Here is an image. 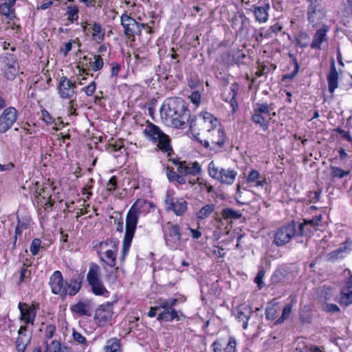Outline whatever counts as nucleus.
I'll return each instance as SVG.
<instances>
[{
    "label": "nucleus",
    "mask_w": 352,
    "mask_h": 352,
    "mask_svg": "<svg viewBox=\"0 0 352 352\" xmlns=\"http://www.w3.org/2000/svg\"><path fill=\"white\" fill-rule=\"evenodd\" d=\"M160 113L162 118L177 129H184L189 125L192 129L196 119L190 118V111L181 98H169L163 103Z\"/></svg>",
    "instance_id": "nucleus-1"
},
{
    "label": "nucleus",
    "mask_w": 352,
    "mask_h": 352,
    "mask_svg": "<svg viewBox=\"0 0 352 352\" xmlns=\"http://www.w3.org/2000/svg\"><path fill=\"white\" fill-rule=\"evenodd\" d=\"M149 202L145 199H138L131 207L126 217L124 237L133 239L136 230L138 219L141 213L145 212L144 207Z\"/></svg>",
    "instance_id": "nucleus-2"
},
{
    "label": "nucleus",
    "mask_w": 352,
    "mask_h": 352,
    "mask_svg": "<svg viewBox=\"0 0 352 352\" xmlns=\"http://www.w3.org/2000/svg\"><path fill=\"white\" fill-rule=\"evenodd\" d=\"M143 134L150 141L157 143L161 151L164 152L172 151L169 137L153 123L147 121V125L143 131Z\"/></svg>",
    "instance_id": "nucleus-3"
},
{
    "label": "nucleus",
    "mask_w": 352,
    "mask_h": 352,
    "mask_svg": "<svg viewBox=\"0 0 352 352\" xmlns=\"http://www.w3.org/2000/svg\"><path fill=\"white\" fill-rule=\"evenodd\" d=\"M87 281L91 286V292L96 296L109 297L110 292L104 287L100 278V268L95 263H91L87 274Z\"/></svg>",
    "instance_id": "nucleus-4"
},
{
    "label": "nucleus",
    "mask_w": 352,
    "mask_h": 352,
    "mask_svg": "<svg viewBox=\"0 0 352 352\" xmlns=\"http://www.w3.org/2000/svg\"><path fill=\"white\" fill-rule=\"evenodd\" d=\"M271 110H272L271 104L266 102L256 103L254 107L251 120L254 123L259 124L263 131H267L269 127V122L267 120L266 117L268 116L270 120L272 119Z\"/></svg>",
    "instance_id": "nucleus-5"
},
{
    "label": "nucleus",
    "mask_w": 352,
    "mask_h": 352,
    "mask_svg": "<svg viewBox=\"0 0 352 352\" xmlns=\"http://www.w3.org/2000/svg\"><path fill=\"white\" fill-rule=\"evenodd\" d=\"M175 192L173 189L166 191L164 199L166 209L167 211H173L177 216H182L188 209V203L183 198L175 200Z\"/></svg>",
    "instance_id": "nucleus-6"
},
{
    "label": "nucleus",
    "mask_w": 352,
    "mask_h": 352,
    "mask_svg": "<svg viewBox=\"0 0 352 352\" xmlns=\"http://www.w3.org/2000/svg\"><path fill=\"white\" fill-rule=\"evenodd\" d=\"M296 224L292 220L289 223L281 226L274 234V243L276 246H283L288 243L293 237L296 239Z\"/></svg>",
    "instance_id": "nucleus-7"
},
{
    "label": "nucleus",
    "mask_w": 352,
    "mask_h": 352,
    "mask_svg": "<svg viewBox=\"0 0 352 352\" xmlns=\"http://www.w3.org/2000/svg\"><path fill=\"white\" fill-rule=\"evenodd\" d=\"M177 302L176 298L160 299V307L162 309L157 316L158 321L172 322L173 320H179L177 311L174 307Z\"/></svg>",
    "instance_id": "nucleus-8"
},
{
    "label": "nucleus",
    "mask_w": 352,
    "mask_h": 352,
    "mask_svg": "<svg viewBox=\"0 0 352 352\" xmlns=\"http://www.w3.org/2000/svg\"><path fill=\"white\" fill-rule=\"evenodd\" d=\"M208 173L210 177L217 179L221 184L228 185L233 184L237 175V172L233 169L221 168L219 170L212 161L208 165Z\"/></svg>",
    "instance_id": "nucleus-9"
},
{
    "label": "nucleus",
    "mask_w": 352,
    "mask_h": 352,
    "mask_svg": "<svg viewBox=\"0 0 352 352\" xmlns=\"http://www.w3.org/2000/svg\"><path fill=\"white\" fill-rule=\"evenodd\" d=\"M113 302H106L100 305L95 311L94 320L99 327H104L107 324H111L113 314Z\"/></svg>",
    "instance_id": "nucleus-10"
},
{
    "label": "nucleus",
    "mask_w": 352,
    "mask_h": 352,
    "mask_svg": "<svg viewBox=\"0 0 352 352\" xmlns=\"http://www.w3.org/2000/svg\"><path fill=\"white\" fill-rule=\"evenodd\" d=\"M121 25L124 29V34L129 38L134 37L135 35H140V22L128 15L126 12L121 16Z\"/></svg>",
    "instance_id": "nucleus-11"
},
{
    "label": "nucleus",
    "mask_w": 352,
    "mask_h": 352,
    "mask_svg": "<svg viewBox=\"0 0 352 352\" xmlns=\"http://www.w3.org/2000/svg\"><path fill=\"white\" fill-rule=\"evenodd\" d=\"M164 237L167 246L173 250L178 249L181 241L180 227L168 223Z\"/></svg>",
    "instance_id": "nucleus-12"
},
{
    "label": "nucleus",
    "mask_w": 352,
    "mask_h": 352,
    "mask_svg": "<svg viewBox=\"0 0 352 352\" xmlns=\"http://www.w3.org/2000/svg\"><path fill=\"white\" fill-rule=\"evenodd\" d=\"M17 120V110L13 107L5 109L0 116V133L8 131Z\"/></svg>",
    "instance_id": "nucleus-13"
},
{
    "label": "nucleus",
    "mask_w": 352,
    "mask_h": 352,
    "mask_svg": "<svg viewBox=\"0 0 352 352\" xmlns=\"http://www.w3.org/2000/svg\"><path fill=\"white\" fill-rule=\"evenodd\" d=\"M3 62L5 65L4 76L9 80H14L19 69L16 56L12 54L7 53L3 57Z\"/></svg>",
    "instance_id": "nucleus-14"
},
{
    "label": "nucleus",
    "mask_w": 352,
    "mask_h": 352,
    "mask_svg": "<svg viewBox=\"0 0 352 352\" xmlns=\"http://www.w3.org/2000/svg\"><path fill=\"white\" fill-rule=\"evenodd\" d=\"M65 283L63 274L58 270L55 271L50 278L49 285L52 292L63 300L65 299Z\"/></svg>",
    "instance_id": "nucleus-15"
},
{
    "label": "nucleus",
    "mask_w": 352,
    "mask_h": 352,
    "mask_svg": "<svg viewBox=\"0 0 352 352\" xmlns=\"http://www.w3.org/2000/svg\"><path fill=\"white\" fill-rule=\"evenodd\" d=\"M18 308L20 311V319L25 324H33L36 316V306L34 304L29 305L26 302H19Z\"/></svg>",
    "instance_id": "nucleus-16"
},
{
    "label": "nucleus",
    "mask_w": 352,
    "mask_h": 352,
    "mask_svg": "<svg viewBox=\"0 0 352 352\" xmlns=\"http://www.w3.org/2000/svg\"><path fill=\"white\" fill-rule=\"evenodd\" d=\"M84 276L81 273H75L72 275L69 282L65 283V297L75 296L80 290Z\"/></svg>",
    "instance_id": "nucleus-17"
},
{
    "label": "nucleus",
    "mask_w": 352,
    "mask_h": 352,
    "mask_svg": "<svg viewBox=\"0 0 352 352\" xmlns=\"http://www.w3.org/2000/svg\"><path fill=\"white\" fill-rule=\"evenodd\" d=\"M270 5L266 2H258L252 5L250 10L253 12L255 20L260 23H265L268 20Z\"/></svg>",
    "instance_id": "nucleus-18"
},
{
    "label": "nucleus",
    "mask_w": 352,
    "mask_h": 352,
    "mask_svg": "<svg viewBox=\"0 0 352 352\" xmlns=\"http://www.w3.org/2000/svg\"><path fill=\"white\" fill-rule=\"evenodd\" d=\"M72 81L66 76L60 78L57 89L60 97L63 99L76 98V91L71 87Z\"/></svg>",
    "instance_id": "nucleus-19"
},
{
    "label": "nucleus",
    "mask_w": 352,
    "mask_h": 352,
    "mask_svg": "<svg viewBox=\"0 0 352 352\" xmlns=\"http://www.w3.org/2000/svg\"><path fill=\"white\" fill-rule=\"evenodd\" d=\"M346 272L349 277L340 292L339 303L347 306L352 303V275L349 270H346L344 273Z\"/></svg>",
    "instance_id": "nucleus-20"
},
{
    "label": "nucleus",
    "mask_w": 352,
    "mask_h": 352,
    "mask_svg": "<svg viewBox=\"0 0 352 352\" xmlns=\"http://www.w3.org/2000/svg\"><path fill=\"white\" fill-rule=\"evenodd\" d=\"M316 226H317V222L315 219L309 220L304 219L303 221L298 225V228H296V240L298 242H302V240H299L300 237H309L313 233Z\"/></svg>",
    "instance_id": "nucleus-21"
},
{
    "label": "nucleus",
    "mask_w": 352,
    "mask_h": 352,
    "mask_svg": "<svg viewBox=\"0 0 352 352\" xmlns=\"http://www.w3.org/2000/svg\"><path fill=\"white\" fill-rule=\"evenodd\" d=\"M207 131L208 139L211 144L219 148L223 147L226 141V134L221 126L219 125L214 129H207Z\"/></svg>",
    "instance_id": "nucleus-22"
},
{
    "label": "nucleus",
    "mask_w": 352,
    "mask_h": 352,
    "mask_svg": "<svg viewBox=\"0 0 352 352\" xmlns=\"http://www.w3.org/2000/svg\"><path fill=\"white\" fill-rule=\"evenodd\" d=\"M326 12L324 7L319 3H311L309 7L307 19L309 23H317L324 18Z\"/></svg>",
    "instance_id": "nucleus-23"
},
{
    "label": "nucleus",
    "mask_w": 352,
    "mask_h": 352,
    "mask_svg": "<svg viewBox=\"0 0 352 352\" xmlns=\"http://www.w3.org/2000/svg\"><path fill=\"white\" fill-rule=\"evenodd\" d=\"M92 302L89 300H80L70 307V310L73 314H76L79 316H91V310Z\"/></svg>",
    "instance_id": "nucleus-24"
},
{
    "label": "nucleus",
    "mask_w": 352,
    "mask_h": 352,
    "mask_svg": "<svg viewBox=\"0 0 352 352\" xmlns=\"http://www.w3.org/2000/svg\"><path fill=\"white\" fill-rule=\"evenodd\" d=\"M0 3V14L6 16L8 20H14L16 18L14 5L16 0H1Z\"/></svg>",
    "instance_id": "nucleus-25"
},
{
    "label": "nucleus",
    "mask_w": 352,
    "mask_h": 352,
    "mask_svg": "<svg viewBox=\"0 0 352 352\" xmlns=\"http://www.w3.org/2000/svg\"><path fill=\"white\" fill-rule=\"evenodd\" d=\"M252 312V307L249 305H241L236 308V318L239 322H242V327L243 329H247L248 320Z\"/></svg>",
    "instance_id": "nucleus-26"
},
{
    "label": "nucleus",
    "mask_w": 352,
    "mask_h": 352,
    "mask_svg": "<svg viewBox=\"0 0 352 352\" xmlns=\"http://www.w3.org/2000/svg\"><path fill=\"white\" fill-rule=\"evenodd\" d=\"M177 170L178 173L186 176H196L200 174L201 168L197 162L192 163L190 166V164H188L186 161H183V164L177 166Z\"/></svg>",
    "instance_id": "nucleus-27"
},
{
    "label": "nucleus",
    "mask_w": 352,
    "mask_h": 352,
    "mask_svg": "<svg viewBox=\"0 0 352 352\" xmlns=\"http://www.w3.org/2000/svg\"><path fill=\"white\" fill-rule=\"evenodd\" d=\"M245 57V54L239 50L233 52L232 54L228 52H226L221 55L223 62L228 65L239 64L241 60Z\"/></svg>",
    "instance_id": "nucleus-28"
},
{
    "label": "nucleus",
    "mask_w": 352,
    "mask_h": 352,
    "mask_svg": "<svg viewBox=\"0 0 352 352\" xmlns=\"http://www.w3.org/2000/svg\"><path fill=\"white\" fill-rule=\"evenodd\" d=\"M338 74L335 66V61L333 58L331 63L330 71L327 76L329 91L333 93L338 87Z\"/></svg>",
    "instance_id": "nucleus-29"
},
{
    "label": "nucleus",
    "mask_w": 352,
    "mask_h": 352,
    "mask_svg": "<svg viewBox=\"0 0 352 352\" xmlns=\"http://www.w3.org/2000/svg\"><path fill=\"white\" fill-rule=\"evenodd\" d=\"M247 23L248 19L244 15L234 16L231 20V27L236 34H241L246 29Z\"/></svg>",
    "instance_id": "nucleus-30"
},
{
    "label": "nucleus",
    "mask_w": 352,
    "mask_h": 352,
    "mask_svg": "<svg viewBox=\"0 0 352 352\" xmlns=\"http://www.w3.org/2000/svg\"><path fill=\"white\" fill-rule=\"evenodd\" d=\"M87 24L91 26V29L93 31L92 38L98 43L102 42L104 39L105 30L102 28L99 23L96 21H92Z\"/></svg>",
    "instance_id": "nucleus-31"
},
{
    "label": "nucleus",
    "mask_w": 352,
    "mask_h": 352,
    "mask_svg": "<svg viewBox=\"0 0 352 352\" xmlns=\"http://www.w3.org/2000/svg\"><path fill=\"white\" fill-rule=\"evenodd\" d=\"M45 345L48 352H73V349L67 345L61 344L58 340H52L48 343L47 340L45 342Z\"/></svg>",
    "instance_id": "nucleus-32"
},
{
    "label": "nucleus",
    "mask_w": 352,
    "mask_h": 352,
    "mask_svg": "<svg viewBox=\"0 0 352 352\" xmlns=\"http://www.w3.org/2000/svg\"><path fill=\"white\" fill-rule=\"evenodd\" d=\"M327 30L324 28H320L315 33L312 43L310 46L312 49L320 50L321 44L324 41L327 40Z\"/></svg>",
    "instance_id": "nucleus-33"
},
{
    "label": "nucleus",
    "mask_w": 352,
    "mask_h": 352,
    "mask_svg": "<svg viewBox=\"0 0 352 352\" xmlns=\"http://www.w3.org/2000/svg\"><path fill=\"white\" fill-rule=\"evenodd\" d=\"M52 190L50 186H43L42 188H37L34 191V195L36 197L41 196L43 199H47V202L45 204L47 207L52 208L54 206V201L51 199L50 191Z\"/></svg>",
    "instance_id": "nucleus-34"
},
{
    "label": "nucleus",
    "mask_w": 352,
    "mask_h": 352,
    "mask_svg": "<svg viewBox=\"0 0 352 352\" xmlns=\"http://www.w3.org/2000/svg\"><path fill=\"white\" fill-rule=\"evenodd\" d=\"M98 254L100 258V260L104 262L107 265L110 266L111 267H113L116 265V258H117V251L113 250H108L104 253V258L103 257L102 253L99 251L98 252Z\"/></svg>",
    "instance_id": "nucleus-35"
},
{
    "label": "nucleus",
    "mask_w": 352,
    "mask_h": 352,
    "mask_svg": "<svg viewBox=\"0 0 352 352\" xmlns=\"http://www.w3.org/2000/svg\"><path fill=\"white\" fill-rule=\"evenodd\" d=\"M83 60L88 61L85 66L87 67L88 64L91 67V70L94 72H98L104 66V61L100 55H94V60H92L91 58H88L87 56H83ZM85 65L82 64V67H84Z\"/></svg>",
    "instance_id": "nucleus-36"
},
{
    "label": "nucleus",
    "mask_w": 352,
    "mask_h": 352,
    "mask_svg": "<svg viewBox=\"0 0 352 352\" xmlns=\"http://www.w3.org/2000/svg\"><path fill=\"white\" fill-rule=\"evenodd\" d=\"M199 118L201 119L208 126L206 127L210 129H214L219 126V122L217 118H215L212 113L208 112L201 113L199 116Z\"/></svg>",
    "instance_id": "nucleus-37"
},
{
    "label": "nucleus",
    "mask_w": 352,
    "mask_h": 352,
    "mask_svg": "<svg viewBox=\"0 0 352 352\" xmlns=\"http://www.w3.org/2000/svg\"><path fill=\"white\" fill-rule=\"evenodd\" d=\"M289 56L292 58V62L291 65H293L294 70L292 73L285 74L282 76V81L285 82L286 80H291L294 79L298 74L299 71V64L296 56L292 54H289Z\"/></svg>",
    "instance_id": "nucleus-38"
},
{
    "label": "nucleus",
    "mask_w": 352,
    "mask_h": 352,
    "mask_svg": "<svg viewBox=\"0 0 352 352\" xmlns=\"http://www.w3.org/2000/svg\"><path fill=\"white\" fill-rule=\"evenodd\" d=\"M214 209L215 206L214 204H206L199 209L196 213V217L199 220H204L208 218L214 212Z\"/></svg>",
    "instance_id": "nucleus-39"
},
{
    "label": "nucleus",
    "mask_w": 352,
    "mask_h": 352,
    "mask_svg": "<svg viewBox=\"0 0 352 352\" xmlns=\"http://www.w3.org/2000/svg\"><path fill=\"white\" fill-rule=\"evenodd\" d=\"M261 175L256 170H252L249 173L246 180L248 183H256V186H263L266 184L265 178L259 179Z\"/></svg>",
    "instance_id": "nucleus-40"
},
{
    "label": "nucleus",
    "mask_w": 352,
    "mask_h": 352,
    "mask_svg": "<svg viewBox=\"0 0 352 352\" xmlns=\"http://www.w3.org/2000/svg\"><path fill=\"white\" fill-rule=\"evenodd\" d=\"M104 352H121L120 340L116 338H111L104 346Z\"/></svg>",
    "instance_id": "nucleus-41"
},
{
    "label": "nucleus",
    "mask_w": 352,
    "mask_h": 352,
    "mask_svg": "<svg viewBox=\"0 0 352 352\" xmlns=\"http://www.w3.org/2000/svg\"><path fill=\"white\" fill-rule=\"evenodd\" d=\"M331 177L333 179H343L350 174L349 170H343L335 166H330Z\"/></svg>",
    "instance_id": "nucleus-42"
},
{
    "label": "nucleus",
    "mask_w": 352,
    "mask_h": 352,
    "mask_svg": "<svg viewBox=\"0 0 352 352\" xmlns=\"http://www.w3.org/2000/svg\"><path fill=\"white\" fill-rule=\"evenodd\" d=\"M221 215L225 219H239L241 217L242 214L239 211L226 208L222 210Z\"/></svg>",
    "instance_id": "nucleus-43"
},
{
    "label": "nucleus",
    "mask_w": 352,
    "mask_h": 352,
    "mask_svg": "<svg viewBox=\"0 0 352 352\" xmlns=\"http://www.w3.org/2000/svg\"><path fill=\"white\" fill-rule=\"evenodd\" d=\"M277 303L268 304L265 309V316L268 320H273L277 318Z\"/></svg>",
    "instance_id": "nucleus-44"
},
{
    "label": "nucleus",
    "mask_w": 352,
    "mask_h": 352,
    "mask_svg": "<svg viewBox=\"0 0 352 352\" xmlns=\"http://www.w3.org/2000/svg\"><path fill=\"white\" fill-rule=\"evenodd\" d=\"M30 341V337H23L19 336L16 341V346L17 352H25L28 344Z\"/></svg>",
    "instance_id": "nucleus-45"
},
{
    "label": "nucleus",
    "mask_w": 352,
    "mask_h": 352,
    "mask_svg": "<svg viewBox=\"0 0 352 352\" xmlns=\"http://www.w3.org/2000/svg\"><path fill=\"white\" fill-rule=\"evenodd\" d=\"M80 3H84L87 7L102 8L107 6L109 0H78Z\"/></svg>",
    "instance_id": "nucleus-46"
},
{
    "label": "nucleus",
    "mask_w": 352,
    "mask_h": 352,
    "mask_svg": "<svg viewBox=\"0 0 352 352\" xmlns=\"http://www.w3.org/2000/svg\"><path fill=\"white\" fill-rule=\"evenodd\" d=\"M292 311V305L291 304L286 305L283 309L281 316L275 321L274 324H280L283 323L286 319L289 318Z\"/></svg>",
    "instance_id": "nucleus-47"
},
{
    "label": "nucleus",
    "mask_w": 352,
    "mask_h": 352,
    "mask_svg": "<svg viewBox=\"0 0 352 352\" xmlns=\"http://www.w3.org/2000/svg\"><path fill=\"white\" fill-rule=\"evenodd\" d=\"M72 338L75 342L80 344L83 348L89 346V342L87 341L86 338L76 330H74L72 332Z\"/></svg>",
    "instance_id": "nucleus-48"
},
{
    "label": "nucleus",
    "mask_w": 352,
    "mask_h": 352,
    "mask_svg": "<svg viewBox=\"0 0 352 352\" xmlns=\"http://www.w3.org/2000/svg\"><path fill=\"white\" fill-rule=\"evenodd\" d=\"M309 34L305 32H300L296 38V42L301 47L309 46Z\"/></svg>",
    "instance_id": "nucleus-49"
},
{
    "label": "nucleus",
    "mask_w": 352,
    "mask_h": 352,
    "mask_svg": "<svg viewBox=\"0 0 352 352\" xmlns=\"http://www.w3.org/2000/svg\"><path fill=\"white\" fill-rule=\"evenodd\" d=\"M132 240H133V239H131V238H128V237L124 236L122 254L120 256V260L122 261H124L125 257L129 251V248L131 247Z\"/></svg>",
    "instance_id": "nucleus-50"
},
{
    "label": "nucleus",
    "mask_w": 352,
    "mask_h": 352,
    "mask_svg": "<svg viewBox=\"0 0 352 352\" xmlns=\"http://www.w3.org/2000/svg\"><path fill=\"white\" fill-rule=\"evenodd\" d=\"M238 86L236 84H232L230 87V94L231 98L230 100V103L233 110L235 111V109L238 107L237 102L236 100V96L237 94Z\"/></svg>",
    "instance_id": "nucleus-51"
},
{
    "label": "nucleus",
    "mask_w": 352,
    "mask_h": 352,
    "mask_svg": "<svg viewBox=\"0 0 352 352\" xmlns=\"http://www.w3.org/2000/svg\"><path fill=\"white\" fill-rule=\"evenodd\" d=\"M41 248V240L38 238H35L32 241L30 251L33 256L38 254L40 249Z\"/></svg>",
    "instance_id": "nucleus-52"
},
{
    "label": "nucleus",
    "mask_w": 352,
    "mask_h": 352,
    "mask_svg": "<svg viewBox=\"0 0 352 352\" xmlns=\"http://www.w3.org/2000/svg\"><path fill=\"white\" fill-rule=\"evenodd\" d=\"M78 8L77 6H68L67 7V15H68V19L71 22H74L76 21L78 19Z\"/></svg>",
    "instance_id": "nucleus-53"
},
{
    "label": "nucleus",
    "mask_w": 352,
    "mask_h": 352,
    "mask_svg": "<svg viewBox=\"0 0 352 352\" xmlns=\"http://www.w3.org/2000/svg\"><path fill=\"white\" fill-rule=\"evenodd\" d=\"M186 177V175L179 173V175L177 177L175 182L177 183L179 185H185L188 183L190 185V186H192L197 183V181L195 179H189L187 181Z\"/></svg>",
    "instance_id": "nucleus-54"
},
{
    "label": "nucleus",
    "mask_w": 352,
    "mask_h": 352,
    "mask_svg": "<svg viewBox=\"0 0 352 352\" xmlns=\"http://www.w3.org/2000/svg\"><path fill=\"white\" fill-rule=\"evenodd\" d=\"M236 340L233 337L229 338V341L225 347L223 346L221 352H235Z\"/></svg>",
    "instance_id": "nucleus-55"
},
{
    "label": "nucleus",
    "mask_w": 352,
    "mask_h": 352,
    "mask_svg": "<svg viewBox=\"0 0 352 352\" xmlns=\"http://www.w3.org/2000/svg\"><path fill=\"white\" fill-rule=\"evenodd\" d=\"M56 326L54 324H47L45 329V337L47 340H50L53 338L56 332Z\"/></svg>",
    "instance_id": "nucleus-56"
},
{
    "label": "nucleus",
    "mask_w": 352,
    "mask_h": 352,
    "mask_svg": "<svg viewBox=\"0 0 352 352\" xmlns=\"http://www.w3.org/2000/svg\"><path fill=\"white\" fill-rule=\"evenodd\" d=\"M96 89V83L95 81H92L88 86L83 87L81 91H84L87 96H91L94 95Z\"/></svg>",
    "instance_id": "nucleus-57"
},
{
    "label": "nucleus",
    "mask_w": 352,
    "mask_h": 352,
    "mask_svg": "<svg viewBox=\"0 0 352 352\" xmlns=\"http://www.w3.org/2000/svg\"><path fill=\"white\" fill-rule=\"evenodd\" d=\"M166 173L168 181L172 183L175 182L177 177L179 175V173L177 171H175L173 170V168L169 166L166 167Z\"/></svg>",
    "instance_id": "nucleus-58"
},
{
    "label": "nucleus",
    "mask_w": 352,
    "mask_h": 352,
    "mask_svg": "<svg viewBox=\"0 0 352 352\" xmlns=\"http://www.w3.org/2000/svg\"><path fill=\"white\" fill-rule=\"evenodd\" d=\"M111 65V77H117L121 70V66L119 63L113 62L110 63Z\"/></svg>",
    "instance_id": "nucleus-59"
},
{
    "label": "nucleus",
    "mask_w": 352,
    "mask_h": 352,
    "mask_svg": "<svg viewBox=\"0 0 352 352\" xmlns=\"http://www.w3.org/2000/svg\"><path fill=\"white\" fill-rule=\"evenodd\" d=\"M261 32L256 37V40L258 41L260 38H269L272 37V32L270 31V28L265 30V28H261Z\"/></svg>",
    "instance_id": "nucleus-60"
},
{
    "label": "nucleus",
    "mask_w": 352,
    "mask_h": 352,
    "mask_svg": "<svg viewBox=\"0 0 352 352\" xmlns=\"http://www.w3.org/2000/svg\"><path fill=\"white\" fill-rule=\"evenodd\" d=\"M161 309H162V307H160V299L155 306L151 307L150 310L148 311V312L147 314V316L150 318H153L157 315V312L160 313Z\"/></svg>",
    "instance_id": "nucleus-61"
},
{
    "label": "nucleus",
    "mask_w": 352,
    "mask_h": 352,
    "mask_svg": "<svg viewBox=\"0 0 352 352\" xmlns=\"http://www.w3.org/2000/svg\"><path fill=\"white\" fill-rule=\"evenodd\" d=\"M265 276V272L261 270L258 272L256 276L255 277L254 282L257 284L259 289H261L263 285V279Z\"/></svg>",
    "instance_id": "nucleus-62"
},
{
    "label": "nucleus",
    "mask_w": 352,
    "mask_h": 352,
    "mask_svg": "<svg viewBox=\"0 0 352 352\" xmlns=\"http://www.w3.org/2000/svg\"><path fill=\"white\" fill-rule=\"evenodd\" d=\"M119 267H116L111 270L107 274V278L112 283H116L118 278Z\"/></svg>",
    "instance_id": "nucleus-63"
},
{
    "label": "nucleus",
    "mask_w": 352,
    "mask_h": 352,
    "mask_svg": "<svg viewBox=\"0 0 352 352\" xmlns=\"http://www.w3.org/2000/svg\"><path fill=\"white\" fill-rule=\"evenodd\" d=\"M109 145L113 151H119L124 147V143L122 140H116L114 142L109 143Z\"/></svg>",
    "instance_id": "nucleus-64"
}]
</instances>
